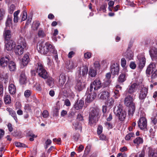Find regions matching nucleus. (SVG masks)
I'll return each instance as SVG.
<instances>
[{"label":"nucleus","mask_w":157,"mask_h":157,"mask_svg":"<svg viewBox=\"0 0 157 157\" xmlns=\"http://www.w3.org/2000/svg\"><path fill=\"white\" fill-rule=\"evenodd\" d=\"M38 52L42 54L50 56L51 53L54 54L56 60L58 59V55L56 50L54 47L49 43H44L43 42L39 44Z\"/></svg>","instance_id":"1"},{"label":"nucleus","mask_w":157,"mask_h":157,"mask_svg":"<svg viewBox=\"0 0 157 157\" xmlns=\"http://www.w3.org/2000/svg\"><path fill=\"white\" fill-rule=\"evenodd\" d=\"M134 99L133 96L129 94L126 95L125 97L124 103L127 107H129L128 114L130 117H132L135 110V104L134 103Z\"/></svg>","instance_id":"2"},{"label":"nucleus","mask_w":157,"mask_h":157,"mask_svg":"<svg viewBox=\"0 0 157 157\" xmlns=\"http://www.w3.org/2000/svg\"><path fill=\"white\" fill-rule=\"evenodd\" d=\"M18 45H17L15 49V53L18 55H22L24 52V49L26 48L27 45L25 39L20 37L17 41Z\"/></svg>","instance_id":"3"},{"label":"nucleus","mask_w":157,"mask_h":157,"mask_svg":"<svg viewBox=\"0 0 157 157\" xmlns=\"http://www.w3.org/2000/svg\"><path fill=\"white\" fill-rule=\"evenodd\" d=\"M114 112L120 121H123L125 119L126 113L125 111L122 110V106L121 105L119 104L117 106L115 107Z\"/></svg>","instance_id":"4"},{"label":"nucleus","mask_w":157,"mask_h":157,"mask_svg":"<svg viewBox=\"0 0 157 157\" xmlns=\"http://www.w3.org/2000/svg\"><path fill=\"white\" fill-rule=\"evenodd\" d=\"M99 109H93L90 113L89 115V123L90 125L96 123L98 121Z\"/></svg>","instance_id":"5"},{"label":"nucleus","mask_w":157,"mask_h":157,"mask_svg":"<svg viewBox=\"0 0 157 157\" xmlns=\"http://www.w3.org/2000/svg\"><path fill=\"white\" fill-rule=\"evenodd\" d=\"M35 68L36 73L40 77L44 79L47 78L48 75L41 63H38L36 64Z\"/></svg>","instance_id":"6"},{"label":"nucleus","mask_w":157,"mask_h":157,"mask_svg":"<svg viewBox=\"0 0 157 157\" xmlns=\"http://www.w3.org/2000/svg\"><path fill=\"white\" fill-rule=\"evenodd\" d=\"M138 85L136 83H133L128 86L126 90L127 94H132L135 93L137 90Z\"/></svg>","instance_id":"7"},{"label":"nucleus","mask_w":157,"mask_h":157,"mask_svg":"<svg viewBox=\"0 0 157 157\" xmlns=\"http://www.w3.org/2000/svg\"><path fill=\"white\" fill-rule=\"evenodd\" d=\"M111 72L113 75H118L119 73V65L117 63H114L111 66Z\"/></svg>","instance_id":"8"},{"label":"nucleus","mask_w":157,"mask_h":157,"mask_svg":"<svg viewBox=\"0 0 157 157\" xmlns=\"http://www.w3.org/2000/svg\"><path fill=\"white\" fill-rule=\"evenodd\" d=\"M147 123L146 119L144 117H141L138 122L139 127L141 130L146 128L147 127Z\"/></svg>","instance_id":"9"},{"label":"nucleus","mask_w":157,"mask_h":157,"mask_svg":"<svg viewBox=\"0 0 157 157\" xmlns=\"http://www.w3.org/2000/svg\"><path fill=\"white\" fill-rule=\"evenodd\" d=\"M85 87L84 82L80 80L76 81L75 83V88L78 91H80L82 90Z\"/></svg>","instance_id":"10"},{"label":"nucleus","mask_w":157,"mask_h":157,"mask_svg":"<svg viewBox=\"0 0 157 157\" xmlns=\"http://www.w3.org/2000/svg\"><path fill=\"white\" fill-rule=\"evenodd\" d=\"M15 46V43L12 40H7L6 42L5 48L8 51L12 50Z\"/></svg>","instance_id":"11"},{"label":"nucleus","mask_w":157,"mask_h":157,"mask_svg":"<svg viewBox=\"0 0 157 157\" xmlns=\"http://www.w3.org/2000/svg\"><path fill=\"white\" fill-rule=\"evenodd\" d=\"M10 60V58L9 56L2 57L0 59V66L2 67L6 66Z\"/></svg>","instance_id":"12"},{"label":"nucleus","mask_w":157,"mask_h":157,"mask_svg":"<svg viewBox=\"0 0 157 157\" xmlns=\"http://www.w3.org/2000/svg\"><path fill=\"white\" fill-rule=\"evenodd\" d=\"M148 92V89L146 87L141 89L139 94V98L140 99L144 101V100L147 96Z\"/></svg>","instance_id":"13"},{"label":"nucleus","mask_w":157,"mask_h":157,"mask_svg":"<svg viewBox=\"0 0 157 157\" xmlns=\"http://www.w3.org/2000/svg\"><path fill=\"white\" fill-rule=\"evenodd\" d=\"M75 62L72 60L67 61L66 63V67L68 69H73L77 67Z\"/></svg>","instance_id":"14"},{"label":"nucleus","mask_w":157,"mask_h":157,"mask_svg":"<svg viewBox=\"0 0 157 157\" xmlns=\"http://www.w3.org/2000/svg\"><path fill=\"white\" fill-rule=\"evenodd\" d=\"M138 59L139 67L140 68H142L145 65V59L144 56H138Z\"/></svg>","instance_id":"15"},{"label":"nucleus","mask_w":157,"mask_h":157,"mask_svg":"<svg viewBox=\"0 0 157 157\" xmlns=\"http://www.w3.org/2000/svg\"><path fill=\"white\" fill-rule=\"evenodd\" d=\"M91 84L94 86V89L95 90H97L102 86L101 83L98 78H97L94 80Z\"/></svg>","instance_id":"16"},{"label":"nucleus","mask_w":157,"mask_h":157,"mask_svg":"<svg viewBox=\"0 0 157 157\" xmlns=\"http://www.w3.org/2000/svg\"><path fill=\"white\" fill-rule=\"evenodd\" d=\"M149 157H157V151L151 147L148 148Z\"/></svg>","instance_id":"17"},{"label":"nucleus","mask_w":157,"mask_h":157,"mask_svg":"<svg viewBox=\"0 0 157 157\" xmlns=\"http://www.w3.org/2000/svg\"><path fill=\"white\" fill-rule=\"evenodd\" d=\"M96 94L94 92L89 93L86 98V101L87 103L92 101L96 98Z\"/></svg>","instance_id":"18"},{"label":"nucleus","mask_w":157,"mask_h":157,"mask_svg":"<svg viewBox=\"0 0 157 157\" xmlns=\"http://www.w3.org/2000/svg\"><path fill=\"white\" fill-rule=\"evenodd\" d=\"M26 80V77L24 71L21 72L19 78V82L21 84H25Z\"/></svg>","instance_id":"19"},{"label":"nucleus","mask_w":157,"mask_h":157,"mask_svg":"<svg viewBox=\"0 0 157 157\" xmlns=\"http://www.w3.org/2000/svg\"><path fill=\"white\" fill-rule=\"evenodd\" d=\"M98 97L101 99H105L109 97V93L106 91H103L99 94Z\"/></svg>","instance_id":"20"},{"label":"nucleus","mask_w":157,"mask_h":157,"mask_svg":"<svg viewBox=\"0 0 157 157\" xmlns=\"http://www.w3.org/2000/svg\"><path fill=\"white\" fill-rule=\"evenodd\" d=\"M3 36L6 40H9L11 36V31L6 28L4 32Z\"/></svg>","instance_id":"21"},{"label":"nucleus","mask_w":157,"mask_h":157,"mask_svg":"<svg viewBox=\"0 0 157 157\" xmlns=\"http://www.w3.org/2000/svg\"><path fill=\"white\" fill-rule=\"evenodd\" d=\"M6 110L9 112L10 114L13 117L16 122H17V119L15 112L12 109L10 108H7Z\"/></svg>","instance_id":"22"},{"label":"nucleus","mask_w":157,"mask_h":157,"mask_svg":"<svg viewBox=\"0 0 157 157\" xmlns=\"http://www.w3.org/2000/svg\"><path fill=\"white\" fill-rule=\"evenodd\" d=\"M155 65L153 63H151L148 67L146 71V73L148 75H150L152 71L155 70Z\"/></svg>","instance_id":"23"},{"label":"nucleus","mask_w":157,"mask_h":157,"mask_svg":"<svg viewBox=\"0 0 157 157\" xmlns=\"http://www.w3.org/2000/svg\"><path fill=\"white\" fill-rule=\"evenodd\" d=\"M9 91L11 95L14 94L16 92V87L15 85L12 83L10 84L8 87Z\"/></svg>","instance_id":"24"},{"label":"nucleus","mask_w":157,"mask_h":157,"mask_svg":"<svg viewBox=\"0 0 157 157\" xmlns=\"http://www.w3.org/2000/svg\"><path fill=\"white\" fill-rule=\"evenodd\" d=\"M84 105V101L82 100L78 101L74 105L75 109L78 110L82 109Z\"/></svg>","instance_id":"25"},{"label":"nucleus","mask_w":157,"mask_h":157,"mask_svg":"<svg viewBox=\"0 0 157 157\" xmlns=\"http://www.w3.org/2000/svg\"><path fill=\"white\" fill-rule=\"evenodd\" d=\"M150 56L153 60L157 57V49L154 48H152L149 51Z\"/></svg>","instance_id":"26"},{"label":"nucleus","mask_w":157,"mask_h":157,"mask_svg":"<svg viewBox=\"0 0 157 157\" xmlns=\"http://www.w3.org/2000/svg\"><path fill=\"white\" fill-rule=\"evenodd\" d=\"M46 83L51 88L53 87L55 85V80L54 79L51 77H48Z\"/></svg>","instance_id":"27"},{"label":"nucleus","mask_w":157,"mask_h":157,"mask_svg":"<svg viewBox=\"0 0 157 157\" xmlns=\"http://www.w3.org/2000/svg\"><path fill=\"white\" fill-rule=\"evenodd\" d=\"M125 56L127 58L130 60L132 59L133 55L132 52L128 48L127 49L126 55Z\"/></svg>","instance_id":"28"},{"label":"nucleus","mask_w":157,"mask_h":157,"mask_svg":"<svg viewBox=\"0 0 157 157\" xmlns=\"http://www.w3.org/2000/svg\"><path fill=\"white\" fill-rule=\"evenodd\" d=\"M66 77L65 75L61 74L60 75L59 79V83L61 85H63L66 82Z\"/></svg>","instance_id":"29"},{"label":"nucleus","mask_w":157,"mask_h":157,"mask_svg":"<svg viewBox=\"0 0 157 157\" xmlns=\"http://www.w3.org/2000/svg\"><path fill=\"white\" fill-rule=\"evenodd\" d=\"M26 136H30L29 140L30 141H33L34 140V138H36L37 137L34 134L33 132L31 131H27L26 132Z\"/></svg>","instance_id":"30"},{"label":"nucleus","mask_w":157,"mask_h":157,"mask_svg":"<svg viewBox=\"0 0 157 157\" xmlns=\"http://www.w3.org/2000/svg\"><path fill=\"white\" fill-rule=\"evenodd\" d=\"M114 103V99L112 98L109 97L105 102V104L108 106H111L113 105Z\"/></svg>","instance_id":"31"},{"label":"nucleus","mask_w":157,"mask_h":157,"mask_svg":"<svg viewBox=\"0 0 157 157\" xmlns=\"http://www.w3.org/2000/svg\"><path fill=\"white\" fill-rule=\"evenodd\" d=\"M29 60V56L27 54L25 55L22 59V63L23 66H26L28 63Z\"/></svg>","instance_id":"32"},{"label":"nucleus","mask_w":157,"mask_h":157,"mask_svg":"<svg viewBox=\"0 0 157 157\" xmlns=\"http://www.w3.org/2000/svg\"><path fill=\"white\" fill-rule=\"evenodd\" d=\"M126 80L125 75L124 73L121 74L118 77V81L119 82L122 83Z\"/></svg>","instance_id":"33"},{"label":"nucleus","mask_w":157,"mask_h":157,"mask_svg":"<svg viewBox=\"0 0 157 157\" xmlns=\"http://www.w3.org/2000/svg\"><path fill=\"white\" fill-rule=\"evenodd\" d=\"M73 124L74 126L73 128H74L75 130H79L80 131H82V127L80 123L78 122H76L73 123Z\"/></svg>","instance_id":"34"},{"label":"nucleus","mask_w":157,"mask_h":157,"mask_svg":"<svg viewBox=\"0 0 157 157\" xmlns=\"http://www.w3.org/2000/svg\"><path fill=\"white\" fill-rule=\"evenodd\" d=\"M97 72L92 67L90 68L88 72V74L89 76L93 77H94L97 75Z\"/></svg>","instance_id":"35"},{"label":"nucleus","mask_w":157,"mask_h":157,"mask_svg":"<svg viewBox=\"0 0 157 157\" xmlns=\"http://www.w3.org/2000/svg\"><path fill=\"white\" fill-rule=\"evenodd\" d=\"M9 69L11 71H14L16 68L15 63L13 61H10L9 65Z\"/></svg>","instance_id":"36"},{"label":"nucleus","mask_w":157,"mask_h":157,"mask_svg":"<svg viewBox=\"0 0 157 157\" xmlns=\"http://www.w3.org/2000/svg\"><path fill=\"white\" fill-rule=\"evenodd\" d=\"M143 142V140L142 138L140 137H137L133 140L134 143L137 145L142 144Z\"/></svg>","instance_id":"37"},{"label":"nucleus","mask_w":157,"mask_h":157,"mask_svg":"<svg viewBox=\"0 0 157 157\" xmlns=\"http://www.w3.org/2000/svg\"><path fill=\"white\" fill-rule=\"evenodd\" d=\"M12 18L8 17L6 22V28L8 29V27H10L11 25L12 22Z\"/></svg>","instance_id":"38"},{"label":"nucleus","mask_w":157,"mask_h":157,"mask_svg":"<svg viewBox=\"0 0 157 157\" xmlns=\"http://www.w3.org/2000/svg\"><path fill=\"white\" fill-rule=\"evenodd\" d=\"M88 71V68L86 66H84L82 67V75L84 77H85L87 74Z\"/></svg>","instance_id":"39"},{"label":"nucleus","mask_w":157,"mask_h":157,"mask_svg":"<svg viewBox=\"0 0 157 157\" xmlns=\"http://www.w3.org/2000/svg\"><path fill=\"white\" fill-rule=\"evenodd\" d=\"M145 155V149H143L141 151L137 153L135 155V157H144Z\"/></svg>","instance_id":"40"},{"label":"nucleus","mask_w":157,"mask_h":157,"mask_svg":"<svg viewBox=\"0 0 157 157\" xmlns=\"http://www.w3.org/2000/svg\"><path fill=\"white\" fill-rule=\"evenodd\" d=\"M4 101L6 104H10L11 101L10 95H7L5 96L4 98Z\"/></svg>","instance_id":"41"},{"label":"nucleus","mask_w":157,"mask_h":157,"mask_svg":"<svg viewBox=\"0 0 157 157\" xmlns=\"http://www.w3.org/2000/svg\"><path fill=\"white\" fill-rule=\"evenodd\" d=\"M5 14V10L2 7H0V20L3 19Z\"/></svg>","instance_id":"42"},{"label":"nucleus","mask_w":157,"mask_h":157,"mask_svg":"<svg viewBox=\"0 0 157 157\" xmlns=\"http://www.w3.org/2000/svg\"><path fill=\"white\" fill-rule=\"evenodd\" d=\"M90 150V147L87 146L84 151V153L82 155V157H86L88 154Z\"/></svg>","instance_id":"43"},{"label":"nucleus","mask_w":157,"mask_h":157,"mask_svg":"<svg viewBox=\"0 0 157 157\" xmlns=\"http://www.w3.org/2000/svg\"><path fill=\"white\" fill-rule=\"evenodd\" d=\"M134 136L135 134L133 132H130L126 135L125 139L127 140H130L132 137H133Z\"/></svg>","instance_id":"44"},{"label":"nucleus","mask_w":157,"mask_h":157,"mask_svg":"<svg viewBox=\"0 0 157 157\" xmlns=\"http://www.w3.org/2000/svg\"><path fill=\"white\" fill-rule=\"evenodd\" d=\"M38 36L40 37H44L45 36V34L44 32L41 29H39L38 33Z\"/></svg>","instance_id":"45"},{"label":"nucleus","mask_w":157,"mask_h":157,"mask_svg":"<svg viewBox=\"0 0 157 157\" xmlns=\"http://www.w3.org/2000/svg\"><path fill=\"white\" fill-rule=\"evenodd\" d=\"M151 74V78L152 79H154L157 77V69L152 71Z\"/></svg>","instance_id":"46"},{"label":"nucleus","mask_w":157,"mask_h":157,"mask_svg":"<svg viewBox=\"0 0 157 157\" xmlns=\"http://www.w3.org/2000/svg\"><path fill=\"white\" fill-rule=\"evenodd\" d=\"M15 144L16 146L19 147H27V146L26 145L19 142H15Z\"/></svg>","instance_id":"47"},{"label":"nucleus","mask_w":157,"mask_h":157,"mask_svg":"<svg viewBox=\"0 0 157 157\" xmlns=\"http://www.w3.org/2000/svg\"><path fill=\"white\" fill-rule=\"evenodd\" d=\"M15 6L13 4L11 5L9 9V13L10 14H12L15 10Z\"/></svg>","instance_id":"48"},{"label":"nucleus","mask_w":157,"mask_h":157,"mask_svg":"<svg viewBox=\"0 0 157 157\" xmlns=\"http://www.w3.org/2000/svg\"><path fill=\"white\" fill-rule=\"evenodd\" d=\"M40 24L39 23V21H35L33 23V26L34 27L35 29H34V30H37L39 26H40Z\"/></svg>","instance_id":"49"},{"label":"nucleus","mask_w":157,"mask_h":157,"mask_svg":"<svg viewBox=\"0 0 157 157\" xmlns=\"http://www.w3.org/2000/svg\"><path fill=\"white\" fill-rule=\"evenodd\" d=\"M120 90H117L116 89H115L114 91V93L115 95V98H117L120 96Z\"/></svg>","instance_id":"50"},{"label":"nucleus","mask_w":157,"mask_h":157,"mask_svg":"<svg viewBox=\"0 0 157 157\" xmlns=\"http://www.w3.org/2000/svg\"><path fill=\"white\" fill-rule=\"evenodd\" d=\"M27 18V13L25 11H24L22 13V17L21 21L25 20Z\"/></svg>","instance_id":"51"},{"label":"nucleus","mask_w":157,"mask_h":157,"mask_svg":"<svg viewBox=\"0 0 157 157\" xmlns=\"http://www.w3.org/2000/svg\"><path fill=\"white\" fill-rule=\"evenodd\" d=\"M91 54L89 52H87L84 54V57L85 59H88L91 57Z\"/></svg>","instance_id":"52"},{"label":"nucleus","mask_w":157,"mask_h":157,"mask_svg":"<svg viewBox=\"0 0 157 157\" xmlns=\"http://www.w3.org/2000/svg\"><path fill=\"white\" fill-rule=\"evenodd\" d=\"M42 116L44 118H46L49 116L47 110H44L42 113Z\"/></svg>","instance_id":"53"},{"label":"nucleus","mask_w":157,"mask_h":157,"mask_svg":"<svg viewBox=\"0 0 157 157\" xmlns=\"http://www.w3.org/2000/svg\"><path fill=\"white\" fill-rule=\"evenodd\" d=\"M107 7V5L106 4L102 5L100 8V10L102 11L103 12H105L106 11V9Z\"/></svg>","instance_id":"54"},{"label":"nucleus","mask_w":157,"mask_h":157,"mask_svg":"<svg viewBox=\"0 0 157 157\" xmlns=\"http://www.w3.org/2000/svg\"><path fill=\"white\" fill-rule=\"evenodd\" d=\"M73 138L75 141H78L80 137V135L78 133L74 134L73 135Z\"/></svg>","instance_id":"55"},{"label":"nucleus","mask_w":157,"mask_h":157,"mask_svg":"<svg viewBox=\"0 0 157 157\" xmlns=\"http://www.w3.org/2000/svg\"><path fill=\"white\" fill-rule=\"evenodd\" d=\"M94 66L96 69H99L100 65L99 62L98 61H96L94 63Z\"/></svg>","instance_id":"56"},{"label":"nucleus","mask_w":157,"mask_h":157,"mask_svg":"<svg viewBox=\"0 0 157 157\" xmlns=\"http://www.w3.org/2000/svg\"><path fill=\"white\" fill-rule=\"evenodd\" d=\"M102 127L101 125L98 126L97 129V133L98 134H100L102 132Z\"/></svg>","instance_id":"57"},{"label":"nucleus","mask_w":157,"mask_h":157,"mask_svg":"<svg viewBox=\"0 0 157 157\" xmlns=\"http://www.w3.org/2000/svg\"><path fill=\"white\" fill-rule=\"evenodd\" d=\"M126 65V61L124 58H122L121 59V65L123 67H124Z\"/></svg>","instance_id":"58"},{"label":"nucleus","mask_w":157,"mask_h":157,"mask_svg":"<svg viewBox=\"0 0 157 157\" xmlns=\"http://www.w3.org/2000/svg\"><path fill=\"white\" fill-rule=\"evenodd\" d=\"M31 94V91L29 90H26L24 93V95L26 97H29Z\"/></svg>","instance_id":"59"},{"label":"nucleus","mask_w":157,"mask_h":157,"mask_svg":"<svg viewBox=\"0 0 157 157\" xmlns=\"http://www.w3.org/2000/svg\"><path fill=\"white\" fill-rule=\"evenodd\" d=\"M25 109L28 111H30L31 110V107L29 104H26L25 105Z\"/></svg>","instance_id":"60"},{"label":"nucleus","mask_w":157,"mask_h":157,"mask_svg":"<svg viewBox=\"0 0 157 157\" xmlns=\"http://www.w3.org/2000/svg\"><path fill=\"white\" fill-rule=\"evenodd\" d=\"M59 114L58 109L56 107H55L54 110L53 116H57Z\"/></svg>","instance_id":"61"},{"label":"nucleus","mask_w":157,"mask_h":157,"mask_svg":"<svg viewBox=\"0 0 157 157\" xmlns=\"http://www.w3.org/2000/svg\"><path fill=\"white\" fill-rule=\"evenodd\" d=\"M105 124L106 126L108 128H113L112 124L110 123L106 122L105 123Z\"/></svg>","instance_id":"62"},{"label":"nucleus","mask_w":157,"mask_h":157,"mask_svg":"<svg viewBox=\"0 0 157 157\" xmlns=\"http://www.w3.org/2000/svg\"><path fill=\"white\" fill-rule=\"evenodd\" d=\"M136 67V64L134 62H132L130 64V67L131 68L133 69H135Z\"/></svg>","instance_id":"63"},{"label":"nucleus","mask_w":157,"mask_h":157,"mask_svg":"<svg viewBox=\"0 0 157 157\" xmlns=\"http://www.w3.org/2000/svg\"><path fill=\"white\" fill-rule=\"evenodd\" d=\"M77 119L79 121H82L83 120V118L82 116L80 114L78 115Z\"/></svg>","instance_id":"64"}]
</instances>
